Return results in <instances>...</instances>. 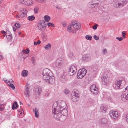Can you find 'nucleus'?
<instances>
[{
	"label": "nucleus",
	"instance_id": "11",
	"mask_svg": "<svg viewBox=\"0 0 128 128\" xmlns=\"http://www.w3.org/2000/svg\"><path fill=\"white\" fill-rule=\"evenodd\" d=\"M110 116L114 118H116L118 117V112H117L111 111L110 113Z\"/></svg>",
	"mask_w": 128,
	"mask_h": 128
},
{
	"label": "nucleus",
	"instance_id": "3",
	"mask_svg": "<svg viewBox=\"0 0 128 128\" xmlns=\"http://www.w3.org/2000/svg\"><path fill=\"white\" fill-rule=\"evenodd\" d=\"M87 72L86 69L83 68L80 70L78 71L77 76V78L80 79L82 78Z\"/></svg>",
	"mask_w": 128,
	"mask_h": 128
},
{
	"label": "nucleus",
	"instance_id": "51",
	"mask_svg": "<svg viewBox=\"0 0 128 128\" xmlns=\"http://www.w3.org/2000/svg\"><path fill=\"white\" fill-rule=\"evenodd\" d=\"M62 24L64 27H65L66 26V23L64 22H62Z\"/></svg>",
	"mask_w": 128,
	"mask_h": 128
},
{
	"label": "nucleus",
	"instance_id": "41",
	"mask_svg": "<svg viewBox=\"0 0 128 128\" xmlns=\"http://www.w3.org/2000/svg\"><path fill=\"white\" fill-rule=\"evenodd\" d=\"M14 26L16 27V28H19L20 26V24L16 22L14 25Z\"/></svg>",
	"mask_w": 128,
	"mask_h": 128
},
{
	"label": "nucleus",
	"instance_id": "13",
	"mask_svg": "<svg viewBox=\"0 0 128 128\" xmlns=\"http://www.w3.org/2000/svg\"><path fill=\"white\" fill-rule=\"evenodd\" d=\"M30 87L28 86H25L24 89V94L26 97H29L30 96V92L29 90Z\"/></svg>",
	"mask_w": 128,
	"mask_h": 128
},
{
	"label": "nucleus",
	"instance_id": "62",
	"mask_svg": "<svg viewBox=\"0 0 128 128\" xmlns=\"http://www.w3.org/2000/svg\"><path fill=\"white\" fill-rule=\"evenodd\" d=\"M3 58V57L2 55H0V60L2 59Z\"/></svg>",
	"mask_w": 128,
	"mask_h": 128
},
{
	"label": "nucleus",
	"instance_id": "57",
	"mask_svg": "<svg viewBox=\"0 0 128 128\" xmlns=\"http://www.w3.org/2000/svg\"><path fill=\"white\" fill-rule=\"evenodd\" d=\"M8 82H10L11 83H13L14 82V81L12 80H10L8 81Z\"/></svg>",
	"mask_w": 128,
	"mask_h": 128
},
{
	"label": "nucleus",
	"instance_id": "54",
	"mask_svg": "<svg viewBox=\"0 0 128 128\" xmlns=\"http://www.w3.org/2000/svg\"><path fill=\"white\" fill-rule=\"evenodd\" d=\"M76 22L74 21L72 22L71 25L72 26L73 25H74L75 24H76Z\"/></svg>",
	"mask_w": 128,
	"mask_h": 128
},
{
	"label": "nucleus",
	"instance_id": "56",
	"mask_svg": "<svg viewBox=\"0 0 128 128\" xmlns=\"http://www.w3.org/2000/svg\"><path fill=\"white\" fill-rule=\"evenodd\" d=\"M52 23L50 22H48V23L47 25L48 26H51L52 25Z\"/></svg>",
	"mask_w": 128,
	"mask_h": 128
},
{
	"label": "nucleus",
	"instance_id": "10",
	"mask_svg": "<svg viewBox=\"0 0 128 128\" xmlns=\"http://www.w3.org/2000/svg\"><path fill=\"white\" fill-rule=\"evenodd\" d=\"M102 84L105 85L108 82L109 78L108 76L106 74H104L102 78Z\"/></svg>",
	"mask_w": 128,
	"mask_h": 128
},
{
	"label": "nucleus",
	"instance_id": "43",
	"mask_svg": "<svg viewBox=\"0 0 128 128\" xmlns=\"http://www.w3.org/2000/svg\"><path fill=\"white\" fill-rule=\"evenodd\" d=\"M38 8L37 7H36L34 8V13H37L38 11Z\"/></svg>",
	"mask_w": 128,
	"mask_h": 128
},
{
	"label": "nucleus",
	"instance_id": "34",
	"mask_svg": "<svg viewBox=\"0 0 128 128\" xmlns=\"http://www.w3.org/2000/svg\"><path fill=\"white\" fill-rule=\"evenodd\" d=\"M6 37L8 39V41L10 40L12 38V36L11 33H10L9 34L6 35Z\"/></svg>",
	"mask_w": 128,
	"mask_h": 128
},
{
	"label": "nucleus",
	"instance_id": "15",
	"mask_svg": "<svg viewBox=\"0 0 128 128\" xmlns=\"http://www.w3.org/2000/svg\"><path fill=\"white\" fill-rule=\"evenodd\" d=\"M122 80H116L115 83L116 87L118 89L122 88L121 83Z\"/></svg>",
	"mask_w": 128,
	"mask_h": 128
},
{
	"label": "nucleus",
	"instance_id": "2",
	"mask_svg": "<svg viewBox=\"0 0 128 128\" xmlns=\"http://www.w3.org/2000/svg\"><path fill=\"white\" fill-rule=\"evenodd\" d=\"M57 105L56 103H54L53 104L52 111L54 118L57 120L60 121V118L62 115L59 106H57Z\"/></svg>",
	"mask_w": 128,
	"mask_h": 128
},
{
	"label": "nucleus",
	"instance_id": "50",
	"mask_svg": "<svg viewBox=\"0 0 128 128\" xmlns=\"http://www.w3.org/2000/svg\"><path fill=\"white\" fill-rule=\"evenodd\" d=\"M4 110V108L2 106V105L0 104V110L3 111Z\"/></svg>",
	"mask_w": 128,
	"mask_h": 128
},
{
	"label": "nucleus",
	"instance_id": "27",
	"mask_svg": "<svg viewBox=\"0 0 128 128\" xmlns=\"http://www.w3.org/2000/svg\"><path fill=\"white\" fill-rule=\"evenodd\" d=\"M44 48L46 50H50L51 48V45L50 44L48 43L45 46Z\"/></svg>",
	"mask_w": 128,
	"mask_h": 128
},
{
	"label": "nucleus",
	"instance_id": "8",
	"mask_svg": "<svg viewBox=\"0 0 128 128\" xmlns=\"http://www.w3.org/2000/svg\"><path fill=\"white\" fill-rule=\"evenodd\" d=\"M62 59L61 58H59L56 60V66L58 68H60L62 66L63 62Z\"/></svg>",
	"mask_w": 128,
	"mask_h": 128
},
{
	"label": "nucleus",
	"instance_id": "12",
	"mask_svg": "<svg viewBox=\"0 0 128 128\" xmlns=\"http://www.w3.org/2000/svg\"><path fill=\"white\" fill-rule=\"evenodd\" d=\"M42 92V88L41 87H37L36 88L34 91V94H36L38 95H39Z\"/></svg>",
	"mask_w": 128,
	"mask_h": 128
},
{
	"label": "nucleus",
	"instance_id": "42",
	"mask_svg": "<svg viewBox=\"0 0 128 128\" xmlns=\"http://www.w3.org/2000/svg\"><path fill=\"white\" fill-rule=\"evenodd\" d=\"M32 62L33 64H34L35 63V58L34 57H32Z\"/></svg>",
	"mask_w": 128,
	"mask_h": 128
},
{
	"label": "nucleus",
	"instance_id": "1",
	"mask_svg": "<svg viewBox=\"0 0 128 128\" xmlns=\"http://www.w3.org/2000/svg\"><path fill=\"white\" fill-rule=\"evenodd\" d=\"M43 78L46 82L52 84L54 82V77L52 76V72L48 68L44 69L42 72Z\"/></svg>",
	"mask_w": 128,
	"mask_h": 128
},
{
	"label": "nucleus",
	"instance_id": "35",
	"mask_svg": "<svg viewBox=\"0 0 128 128\" xmlns=\"http://www.w3.org/2000/svg\"><path fill=\"white\" fill-rule=\"evenodd\" d=\"M41 36L44 40H46L47 38V35L46 34H42Z\"/></svg>",
	"mask_w": 128,
	"mask_h": 128
},
{
	"label": "nucleus",
	"instance_id": "37",
	"mask_svg": "<svg viewBox=\"0 0 128 128\" xmlns=\"http://www.w3.org/2000/svg\"><path fill=\"white\" fill-rule=\"evenodd\" d=\"M68 56L70 58H73L74 57L73 52H70Z\"/></svg>",
	"mask_w": 128,
	"mask_h": 128
},
{
	"label": "nucleus",
	"instance_id": "47",
	"mask_svg": "<svg viewBox=\"0 0 128 128\" xmlns=\"http://www.w3.org/2000/svg\"><path fill=\"white\" fill-rule=\"evenodd\" d=\"M94 39L96 40H99V38L98 36H97L96 35H95L94 36Z\"/></svg>",
	"mask_w": 128,
	"mask_h": 128
},
{
	"label": "nucleus",
	"instance_id": "52",
	"mask_svg": "<svg viewBox=\"0 0 128 128\" xmlns=\"http://www.w3.org/2000/svg\"><path fill=\"white\" fill-rule=\"evenodd\" d=\"M30 52L28 48H26V51L25 52V53L26 54H28Z\"/></svg>",
	"mask_w": 128,
	"mask_h": 128
},
{
	"label": "nucleus",
	"instance_id": "22",
	"mask_svg": "<svg viewBox=\"0 0 128 128\" xmlns=\"http://www.w3.org/2000/svg\"><path fill=\"white\" fill-rule=\"evenodd\" d=\"M18 106L17 103L16 102H15L14 103L12 106V108L13 110H14L17 108Z\"/></svg>",
	"mask_w": 128,
	"mask_h": 128
},
{
	"label": "nucleus",
	"instance_id": "39",
	"mask_svg": "<svg viewBox=\"0 0 128 128\" xmlns=\"http://www.w3.org/2000/svg\"><path fill=\"white\" fill-rule=\"evenodd\" d=\"M100 108L102 112H103V111H106L107 109L106 107L102 106H101Z\"/></svg>",
	"mask_w": 128,
	"mask_h": 128
},
{
	"label": "nucleus",
	"instance_id": "7",
	"mask_svg": "<svg viewBox=\"0 0 128 128\" xmlns=\"http://www.w3.org/2000/svg\"><path fill=\"white\" fill-rule=\"evenodd\" d=\"M54 103H56L57 105V106H59V108L60 109V110L63 108H66L67 107L66 103L64 101H61L60 103H58L57 102H55Z\"/></svg>",
	"mask_w": 128,
	"mask_h": 128
},
{
	"label": "nucleus",
	"instance_id": "53",
	"mask_svg": "<svg viewBox=\"0 0 128 128\" xmlns=\"http://www.w3.org/2000/svg\"><path fill=\"white\" fill-rule=\"evenodd\" d=\"M56 7L58 9L60 10L62 8L61 7L59 6H56Z\"/></svg>",
	"mask_w": 128,
	"mask_h": 128
},
{
	"label": "nucleus",
	"instance_id": "36",
	"mask_svg": "<svg viewBox=\"0 0 128 128\" xmlns=\"http://www.w3.org/2000/svg\"><path fill=\"white\" fill-rule=\"evenodd\" d=\"M96 88H98L97 87H96V85L95 84H93L90 87V91H92V90H93L96 89Z\"/></svg>",
	"mask_w": 128,
	"mask_h": 128
},
{
	"label": "nucleus",
	"instance_id": "40",
	"mask_svg": "<svg viewBox=\"0 0 128 128\" xmlns=\"http://www.w3.org/2000/svg\"><path fill=\"white\" fill-rule=\"evenodd\" d=\"M87 40H91L92 38V37L91 36L89 35H86L85 36Z\"/></svg>",
	"mask_w": 128,
	"mask_h": 128
},
{
	"label": "nucleus",
	"instance_id": "18",
	"mask_svg": "<svg viewBox=\"0 0 128 128\" xmlns=\"http://www.w3.org/2000/svg\"><path fill=\"white\" fill-rule=\"evenodd\" d=\"M80 23L78 22L77 23V21H76V24L74 25H73L72 27L75 30H79L80 28Z\"/></svg>",
	"mask_w": 128,
	"mask_h": 128
},
{
	"label": "nucleus",
	"instance_id": "61",
	"mask_svg": "<svg viewBox=\"0 0 128 128\" xmlns=\"http://www.w3.org/2000/svg\"><path fill=\"white\" fill-rule=\"evenodd\" d=\"M1 32L2 33L4 34H5L6 33V32L3 30H2L1 31Z\"/></svg>",
	"mask_w": 128,
	"mask_h": 128
},
{
	"label": "nucleus",
	"instance_id": "26",
	"mask_svg": "<svg viewBox=\"0 0 128 128\" xmlns=\"http://www.w3.org/2000/svg\"><path fill=\"white\" fill-rule=\"evenodd\" d=\"M93 4H95L96 6L98 4V3L99 2V0H92L90 1Z\"/></svg>",
	"mask_w": 128,
	"mask_h": 128
},
{
	"label": "nucleus",
	"instance_id": "30",
	"mask_svg": "<svg viewBox=\"0 0 128 128\" xmlns=\"http://www.w3.org/2000/svg\"><path fill=\"white\" fill-rule=\"evenodd\" d=\"M74 95L72 96V100L74 102H76L79 99V98H77L74 96Z\"/></svg>",
	"mask_w": 128,
	"mask_h": 128
},
{
	"label": "nucleus",
	"instance_id": "60",
	"mask_svg": "<svg viewBox=\"0 0 128 128\" xmlns=\"http://www.w3.org/2000/svg\"><path fill=\"white\" fill-rule=\"evenodd\" d=\"M4 80V82H6L7 84H8V83H9V82H8V80Z\"/></svg>",
	"mask_w": 128,
	"mask_h": 128
},
{
	"label": "nucleus",
	"instance_id": "32",
	"mask_svg": "<svg viewBox=\"0 0 128 128\" xmlns=\"http://www.w3.org/2000/svg\"><path fill=\"white\" fill-rule=\"evenodd\" d=\"M45 20L47 22H48L50 19V17L49 16L46 15L45 16L44 18Z\"/></svg>",
	"mask_w": 128,
	"mask_h": 128
},
{
	"label": "nucleus",
	"instance_id": "46",
	"mask_svg": "<svg viewBox=\"0 0 128 128\" xmlns=\"http://www.w3.org/2000/svg\"><path fill=\"white\" fill-rule=\"evenodd\" d=\"M72 26L71 25L70 26H68V28L67 29V30L68 31H70V30L72 29Z\"/></svg>",
	"mask_w": 128,
	"mask_h": 128
},
{
	"label": "nucleus",
	"instance_id": "9",
	"mask_svg": "<svg viewBox=\"0 0 128 128\" xmlns=\"http://www.w3.org/2000/svg\"><path fill=\"white\" fill-rule=\"evenodd\" d=\"M20 2L24 5L30 6L33 3V2L30 0H20Z\"/></svg>",
	"mask_w": 128,
	"mask_h": 128
},
{
	"label": "nucleus",
	"instance_id": "4",
	"mask_svg": "<svg viewBox=\"0 0 128 128\" xmlns=\"http://www.w3.org/2000/svg\"><path fill=\"white\" fill-rule=\"evenodd\" d=\"M46 24L45 23V21L44 20H42L40 21L38 25V27L39 29L41 30L42 31L46 28Z\"/></svg>",
	"mask_w": 128,
	"mask_h": 128
},
{
	"label": "nucleus",
	"instance_id": "29",
	"mask_svg": "<svg viewBox=\"0 0 128 128\" xmlns=\"http://www.w3.org/2000/svg\"><path fill=\"white\" fill-rule=\"evenodd\" d=\"M127 2L126 0L122 1L121 2H120V7H122L124 6L127 3Z\"/></svg>",
	"mask_w": 128,
	"mask_h": 128
},
{
	"label": "nucleus",
	"instance_id": "25",
	"mask_svg": "<svg viewBox=\"0 0 128 128\" xmlns=\"http://www.w3.org/2000/svg\"><path fill=\"white\" fill-rule=\"evenodd\" d=\"M28 74V72L25 70H23L22 73V75L23 76H27Z\"/></svg>",
	"mask_w": 128,
	"mask_h": 128
},
{
	"label": "nucleus",
	"instance_id": "31",
	"mask_svg": "<svg viewBox=\"0 0 128 128\" xmlns=\"http://www.w3.org/2000/svg\"><path fill=\"white\" fill-rule=\"evenodd\" d=\"M35 18V17L33 15L29 16L28 17V19L30 21L34 20Z\"/></svg>",
	"mask_w": 128,
	"mask_h": 128
},
{
	"label": "nucleus",
	"instance_id": "64",
	"mask_svg": "<svg viewBox=\"0 0 128 128\" xmlns=\"http://www.w3.org/2000/svg\"><path fill=\"white\" fill-rule=\"evenodd\" d=\"M16 18H20V16L19 14H18L16 16Z\"/></svg>",
	"mask_w": 128,
	"mask_h": 128
},
{
	"label": "nucleus",
	"instance_id": "45",
	"mask_svg": "<svg viewBox=\"0 0 128 128\" xmlns=\"http://www.w3.org/2000/svg\"><path fill=\"white\" fill-rule=\"evenodd\" d=\"M44 96L46 97H48L49 96V93L48 92H46L44 93Z\"/></svg>",
	"mask_w": 128,
	"mask_h": 128
},
{
	"label": "nucleus",
	"instance_id": "48",
	"mask_svg": "<svg viewBox=\"0 0 128 128\" xmlns=\"http://www.w3.org/2000/svg\"><path fill=\"white\" fill-rule=\"evenodd\" d=\"M116 38L119 41H120L122 40L123 38L122 37H120V38H119L118 37H117Z\"/></svg>",
	"mask_w": 128,
	"mask_h": 128
},
{
	"label": "nucleus",
	"instance_id": "33",
	"mask_svg": "<svg viewBox=\"0 0 128 128\" xmlns=\"http://www.w3.org/2000/svg\"><path fill=\"white\" fill-rule=\"evenodd\" d=\"M91 92L94 94L95 95H96L98 93V88H96V89H95L93 90H92L91 91Z\"/></svg>",
	"mask_w": 128,
	"mask_h": 128
},
{
	"label": "nucleus",
	"instance_id": "44",
	"mask_svg": "<svg viewBox=\"0 0 128 128\" xmlns=\"http://www.w3.org/2000/svg\"><path fill=\"white\" fill-rule=\"evenodd\" d=\"M97 27L98 24H96L93 26L92 27V28L93 30H96L97 29Z\"/></svg>",
	"mask_w": 128,
	"mask_h": 128
},
{
	"label": "nucleus",
	"instance_id": "59",
	"mask_svg": "<svg viewBox=\"0 0 128 128\" xmlns=\"http://www.w3.org/2000/svg\"><path fill=\"white\" fill-rule=\"evenodd\" d=\"M126 34V33H125V32L124 31L122 32V35H125Z\"/></svg>",
	"mask_w": 128,
	"mask_h": 128
},
{
	"label": "nucleus",
	"instance_id": "24",
	"mask_svg": "<svg viewBox=\"0 0 128 128\" xmlns=\"http://www.w3.org/2000/svg\"><path fill=\"white\" fill-rule=\"evenodd\" d=\"M34 111V112L35 116L36 118H38L39 116L38 110L36 108L34 109H33Z\"/></svg>",
	"mask_w": 128,
	"mask_h": 128
},
{
	"label": "nucleus",
	"instance_id": "38",
	"mask_svg": "<svg viewBox=\"0 0 128 128\" xmlns=\"http://www.w3.org/2000/svg\"><path fill=\"white\" fill-rule=\"evenodd\" d=\"M8 85L13 90H14L15 89V87L14 84L11 83H9L8 84Z\"/></svg>",
	"mask_w": 128,
	"mask_h": 128
},
{
	"label": "nucleus",
	"instance_id": "5",
	"mask_svg": "<svg viewBox=\"0 0 128 128\" xmlns=\"http://www.w3.org/2000/svg\"><path fill=\"white\" fill-rule=\"evenodd\" d=\"M62 115L60 118V121L63 122L66 118V116L68 114V110L66 108H63L61 110Z\"/></svg>",
	"mask_w": 128,
	"mask_h": 128
},
{
	"label": "nucleus",
	"instance_id": "19",
	"mask_svg": "<svg viewBox=\"0 0 128 128\" xmlns=\"http://www.w3.org/2000/svg\"><path fill=\"white\" fill-rule=\"evenodd\" d=\"M19 56L20 58V60H24L26 58L25 54L22 52H20L19 54Z\"/></svg>",
	"mask_w": 128,
	"mask_h": 128
},
{
	"label": "nucleus",
	"instance_id": "6",
	"mask_svg": "<svg viewBox=\"0 0 128 128\" xmlns=\"http://www.w3.org/2000/svg\"><path fill=\"white\" fill-rule=\"evenodd\" d=\"M68 74L70 76H72L76 74L77 69L75 66H72L68 69Z\"/></svg>",
	"mask_w": 128,
	"mask_h": 128
},
{
	"label": "nucleus",
	"instance_id": "49",
	"mask_svg": "<svg viewBox=\"0 0 128 128\" xmlns=\"http://www.w3.org/2000/svg\"><path fill=\"white\" fill-rule=\"evenodd\" d=\"M64 92L65 94H68V91L67 89H65Z\"/></svg>",
	"mask_w": 128,
	"mask_h": 128
},
{
	"label": "nucleus",
	"instance_id": "14",
	"mask_svg": "<svg viewBox=\"0 0 128 128\" xmlns=\"http://www.w3.org/2000/svg\"><path fill=\"white\" fill-rule=\"evenodd\" d=\"M121 99L123 101L126 102L128 101V94H126L125 93H123L121 96Z\"/></svg>",
	"mask_w": 128,
	"mask_h": 128
},
{
	"label": "nucleus",
	"instance_id": "63",
	"mask_svg": "<svg viewBox=\"0 0 128 128\" xmlns=\"http://www.w3.org/2000/svg\"><path fill=\"white\" fill-rule=\"evenodd\" d=\"M37 44H40V40H38L37 42Z\"/></svg>",
	"mask_w": 128,
	"mask_h": 128
},
{
	"label": "nucleus",
	"instance_id": "16",
	"mask_svg": "<svg viewBox=\"0 0 128 128\" xmlns=\"http://www.w3.org/2000/svg\"><path fill=\"white\" fill-rule=\"evenodd\" d=\"M82 58L84 60V61H88L90 60V56L89 54H86L84 55Z\"/></svg>",
	"mask_w": 128,
	"mask_h": 128
},
{
	"label": "nucleus",
	"instance_id": "20",
	"mask_svg": "<svg viewBox=\"0 0 128 128\" xmlns=\"http://www.w3.org/2000/svg\"><path fill=\"white\" fill-rule=\"evenodd\" d=\"M92 69L94 70L96 72H98L99 70V69L98 68V66L97 64H94L92 65Z\"/></svg>",
	"mask_w": 128,
	"mask_h": 128
},
{
	"label": "nucleus",
	"instance_id": "28",
	"mask_svg": "<svg viewBox=\"0 0 128 128\" xmlns=\"http://www.w3.org/2000/svg\"><path fill=\"white\" fill-rule=\"evenodd\" d=\"M120 2H115L114 4V6L116 8L120 7Z\"/></svg>",
	"mask_w": 128,
	"mask_h": 128
},
{
	"label": "nucleus",
	"instance_id": "23",
	"mask_svg": "<svg viewBox=\"0 0 128 128\" xmlns=\"http://www.w3.org/2000/svg\"><path fill=\"white\" fill-rule=\"evenodd\" d=\"M88 7L91 8H94L95 6H97L95 4H93L92 2H90L88 4Z\"/></svg>",
	"mask_w": 128,
	"mask_h": 128
},
{
	"label": "nucleus",
	"instance_id": "17",
	"mask_svg": "<svg viewBox=\"0 0 128 128\" xmlns=\"http://www.w3.org/2000/svg\"><path fill=\"white\" fill-rule=\"evenodd\" d=\"M28 11L25 9H24L23 12L20 14V17L22 18H23L25 16L27 13Z\"/></svg>",
	"mask_w": 128,
	"mask_h": 128
},
{
	"label": "nucleus",
	"instance_id": "21",
	"mask_svg": "<svg viewBox=\"0 0 128 128\" xmlns=\"http://www.w3.org/2000/svg\"><path fill=\"white\" fill-rule=\"evenodd\" d=\"M75 90H73L72 94V96L74 95V96L77 98H79V94L78 93V91H75Z\"/></svg>",
	"mask_w": 128,
	"mask_h": 128
},
{
	"label": "nucleus",
	"instance_id": "55",
	"mask_svg": "<svg viewBox=\"0 0 128 128\" xmlns=\"http://www.w3.org/2000/svg\"><path fill=\"white\" fill-rule=\"evenodd\" d=\"M107 52L106 49H104L103 50V54H106V53Z\"/></svg>",
	"mask_w": 128,
	"mask_h": 128
},
{
	"label": "nucleus",
	"instance_id": "58",
	"mask_svg": "<svg viewBox=\"0 0 128 128\" xmlns=\"http://www.w3.org/2000/svg\"><path fill=\"white\" fill-rule=\"evenodd\" d=\"M126 121L128 122V114H127L126 117Z\"/></svg>",
	"mask_w": 128,
	"mask_h": 128
}]
</instances>
